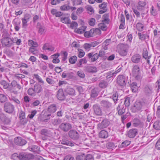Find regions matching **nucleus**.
<instances>
[{
	"mask_svg": "<svg viewBox=\"0 0 160 160\" xmlns=\"http://www.w3.org/2000/svg\"><path fill=\"white\" fill-rule=\"evenodd\" d=\"M147 106L146 100L142 99L136 101L134 105L131 108V109L132 112L135 113L145 108Z\"/></svg>",
	"mask_w": 160,
	"mask_h": 160,
	"instance_id": "nucleus-1",
	"label": "nucleus"
},
{
	"mask_svg": "<svg viewBox=\"0 0 160 160\" xmlns=\"http://www.w3.org/2000/svg\"><path fill=\"white\" fill-rule=\"evenodd\" d=\"M132 74L136 80L140 81L141 79L142 76L139 66L135 65L132 66Z\"/></svg>",
	"mask_w": 160,
	"mask_h": 160,
	"instance_id": "nucleus-2",
	"label": "nucleus"
},
{
	"mask_svg": "<svg viewBox=\"0 0 160 160\" xmlns=\"http://www.w3.org/2000/svg\"><path fill=\"white\" fill-rule=\"evenodd\" d=\"M128 77L123 75H118L117 78V84L121 86H125L127 82Z\"/></svg>",
	"mask_w": 160,
	"mask_h": 160,
	"instance_id": "nucleus-3",
	"label": "nucleus"
},
{
	"mask_svg": "<svg viewBox=\"0 0 160 160\" xmlns=\"http://www.w3.org/2000/svg\"><path fill=\"white\" fill-rule=\"evenodd\" d=\"M14 106L9 102L5 103L3 109L4 111L9 114L13 113L14 110Z\"/></svg>",
	"mask_w": 160,
	"mask_h": 160,
	"instance_id": "nucleus-4",
	"label": "nucleus"
},
{
	"mask_svg": "<svg viewBox=\"0 0 160 160\" xmlns=\"http://www.w3.org/2000/svg\"><path fill=\"white\" fill-rule=\"evenodd\" d=\"M34 157V155L32 154L23 152L20 153L18 155L19 158L22 160L32 159H33Z\"/></svg>",
	"mask_w": 160,
	"mask_h": 160,
	"instance_id": "nucleus-5",
	"label": "nucleus"
},
{
	"mask_svg": "<svg viewBox=\"0 0 160 160\" xmlns=\"http://www.w3.org/2000/svg\"><path fill=\"white\" fill-rule=\"evenodd\" d=\"M101 107L105 110L110 109L112 106V103L107 100H102L100 102Z\"/></svg>",
	"mask_w": 160,
	"mask_h": 160,
	"instance_id": "nucleus-6",
	"label": "nucleus"
},
{
	"mask_svg": "<svg viewBox=\"0 0 160 160\" xmlns=\"http://www.w3.org/2000/svg\"><path fill=\"white\" fill-rule=\"evenodd\" d=\"M110 124V121L107 119H103L101 122L97 125V128L101 130L107 128Z\"/></svg>",
	"mask_w": 160,
	"mask_h": 160,
	"instance_id": "nucleus-7",
	"label": "nucleus"
},
{
	"mask_svg": "<svg viewBox=\"0 0 160 160\" xmlns=\"http://www.w3.org/2000/svg\"><path fill=\"white\" fill-rule=\"evenodd\" d=\"M131 60L132 62L136 64L139 63L141 62L142 60L141 55L136 53L133 54Z\"/></svg>",
	"mask_w": 160,
	"mask_h": 160,
	"instance_id": "nucleus-8",
	"label": "nucleus"
},
{
	"mask_svg": "<svg viewBox=\"0 0 160 160\" xmlns=\"http://www.w3.org/2000/svg\"><path fill=\"white\" fill-rule=\"evenodd\" d=\"M69 137L73 140H78L79 137V133L75 130H71L68 132Z\"/></svg>",
	"mask_w": 160,
	"mask_h": 160,
	"instance_id": "nucleus-9",
	"label": "nucleus"
},
{
	"mask_svg": "<svg viewBox=\"0 0 160 160\" xmlns=\"http://www.w3.org/2000/svg\"><path fill=\"white\" fill-rule=\"evenodd\" d=\"M59 128L62 131L66 132L70 129L72 127L70 124L65 122L62 123L60 125Z\"/></svg>",
	"mask_w": 160,
	"mask_h": 160,
	"instance_id": "nucleus-10",
	"label": "nucleus"
},
{
	"mask_svg": "<svg viewBox=\"0 0 160 160\" xmlns=\"http://www.w3.org/2000/svg\"><path fill=\"white\" fill-rule=\"evenodd\" d=\"M0 120L4 124H9L11 122L10 118L7 117L4 113H2L0 114Z\"/></svg>",
	"mask_w": 160,
	"mask_h": 160,
	"instance_id": "nucleus-11",
	"label": "nucleus"
},
{
	"mask_svg": "<svg viewBox=\"0 0 160 160\" xmlns=\"http://www.w3.org/2000/svg\"><path fill=\"white\" fill-rule=\"evenodd\" d=\"M1 42L2 44L8 47H10L12 45V41L8 37H4L1 39Z\"/></svg>",
	"mask_w": 160,
	"mask_h": 160,
	"instance_id": "nucleus-12",
	"label": "nucleus"
},
{
	"mask_svg": "<svg viewBox=\"0 0 160 160\" xmlns=\"http://www.w3.org/2000/svg\"><path fill=\"white\" fill-rule=\"evenodd\" d=\"M14 142L18 145L23 146L27 142L24 139L21 137H17L15 138Z\"/></svg>",
	"mask_w": 160,
	"mask_h": 160,
	"instance_id": "nucleus-13",
	"label": "nucleus"
},
{
	"mask_svg": "<svg viewBox=\"0 0 160 160\" xmlns=\"http://www.w3.org/2000/svg\"><path fill=\"white\" fill-rule=\"evenodd\" d=\"M94 113L97 116H101L102 115V112L100 107L97 104H95L92 107Z\"/></svg>",
	"mask_w": 160,
	"mask_h": 160,
	"instance_id": "nucleus-14",
	"label": "nucleus"
},
{
	"mask_svg": "<svg viewBox=\"0 0 160 160\" xmlns=\"http://www.w3.org/2000/svg\"><path fill=\"white\" fill-rule=\"evenodd\" d=\"M138 130L137 129H131L128 132L127 136L130 138H133L138 134Z\"/></svg>",
	"mask_w": 160,
	"mask_h": 160,
	"instance_id": "nucleus-15",
	"label": "nucleus"
},
{
	"mask_svg": "<svg viewBox=\"0 0 160 160\" xmlns=\"http://www.w3.org/2000/svg\"><path fill=\"white\" fill-rule=\"evenodd\" d=\"M12 23L15 31H18L21 27V22L19 19L15 18L13 20Z\"/></svg>",
	"mask_w": 160,
	"mask_h": 160,
	"instance_id": "nucleus-16",
	"label": "nucleus"
},
{
	"mask_svg": "<svg viewBox=\"0 0 160 160\" xmlns=\"http://www.w3.org/2000/svg\"><path fill=\"white\" fill-rule=\"evenodd\" d=\"M126 106L121 103H120L117 108L118 113L119 115H122L125 112Z\"/></svg>",
	"mask_w": 160,
	"mask_h": 160,
	"instance_id": "nucleus-17",
	"label": "nucleus"
},
{
	"mask_svg": "<svg viewBox=\"0 0 160 160\" xmlns=\"http://www.w3.org/2000/svg\"><path fill=\"white\" fill-rule=\"evenodd\" d=\"M57 97L58 99L60 101L65 100L66 98L65 95L62 89H60L57 92Z\"/></svg>",
	"mask_w": 160,
	"mask_h": 160,
	"instance_id": "nucleus-18",
	"label": "nucleus"
},
{
	"mask_svg": "<svg viewBox=\"0 0 160 160\" xmlns=\"http://www.w3.org/2000/svg\"><path fill=\"white\" fill-rule=\"evenodd\" d=\"M87 56L88 58L91 62L96 61L98 58V53L94 54V53L92 52L88 53Z\"/></svg>",
	"mask_w": 160,
	"mask_h": 160,
	"instance_id": "nucleus-19",
	"label": "nucleus"
},
{
	"mask_svg": "<svg viewBox=\"0 0 160 160\" xmlns=\"http://www.w3.org/2000/svg\"><path fill=\"white\" fill-rule=\"evenodd\" d=\"M147 4L146 1L145 0H139L137 8L138 9L142 10L145 8Z\"/></svg>",
	"mask_w": 160,
	"mask_h": 160,
	"instance_id": "nucleus-20",
	"label": "nucleus"
},
{
	"mask_svg": "<svg viewBox=\"0 0 160 160\" xmlns=\"http://www.w3.org/2000/svg\"><path fill=\"white\" fill-rule=\"evenodd\" d=\"M84 70L86 72L93 73L97 72V69L96 67L88 66L85 67Z\"/></svg>",
	"mask_w": 160,
	"mask_h": 160,
	"instance_id": "nucleus-21",
	"label": "nucleus"
},
{
	"mask_svg": "<svg viewBox=\"0 0 160 160\" xmlns=\"http://www.w3.org/2000/svg\"><path fill=\"white\" fill-rule=\"evenodd\" d=\"M119 54L122 56H124L127 55L128 50L126 47L123 45H122L120 46V50L119 51Z\"/></svg>",
	"mask_w": 160,
	"mask_h": 160,
	"instance_id": "nucleus-22",
	"label": "nucleus"
},
{
	"mask_svg": "<svg viewBox=\"0 0 160 160\" xmlns=\"http://www.w3.org/2000/svg\"><path fill=\"white\" fill-rule=\"evenodd\" d=\"M132 124L133 126L135 127H142L143 125V123L137 118H135L133 120Z\"/></svg>",
	"mask_w": 160,
	"mask_h": 160,
	"instance_id": "nucleus-23",
	"label": "nucleus"
},
{
	"mask_svg": "<svg viewBox=\"0 0 160 160\" xmlns=\"http://www.w3.org/2000/svg\"><path fill=\"white\" fill-rule=\"evenodd\" d=\"M40 134L42 135L44 137L43 138V140L46 139L45 137H50L51 135L50 130L45 128L41 130Z\"/></svg>",
	"mask_w": 160,
	"mask_h": 160,
	"instance_id": "nucleus-24",
	"label": "nucleus"
},
{
	"mask_svg": "<svg viewBox=\"0 0 160 160\" xmlns=\"http://www.w3.org/2000/svg\"><path fill=\"white\" fill-rule=\"evenodd\" d=\"M43 50H48L49 51L52 52L54 51L55 48L49 43H46L44 44L42 47Z\"/></svg>",
	"mask_w": 160,
	"mask_h": 160,
	"instance_id": "nucleus-25",
	"label": "nucleus"
},
{
	"mask_svg": "<svg viewBox=\"0 0 160 160\" xmlns=\"http://www.w3.org/2000/svg\"><path fill=\"white\" fill-rule=\"evenodd\" d=\"M29 18L28 15H25L24 18L22 19V28H26L27 27L28 25L27 22L29 21Z\"/></svg>",
	"mask_w": 160,
	"mask_h": 160,
	"instance_id": "nucleus-26",
	"label": "nucleus"
},
{
	"mask_svg": "<svg viewBox=\"0 0 160 160\" xmlns=\"http://www.w3.org/2000/svg\"><path fill=\"white\" fill-rule=\"evenodd\" d=\"M65 14H64L62 17L60 18V21L63 23L66 24H69L71 23V21L69 18L68 16H66Z\"/></svg>",
	"mask_w": 160,
	"mask_h": 160,
	"instance_id": "nucleus-27",
	"label": "nucleus"
},
{
	"mask_svg": "<svg viewBox=\"0 0 160 160\" xmlns=\"http://www.w3.org/2000/svg\"><path fill=\"white\" fill-rule=\"evenodd\" d=\"M65 92L71 96L75 95V91L74 89L70 87H67L64 90Z\"/></svg>",
	"mask_w": 160,
	"mask_h": 160,
	"instance_id": "nucleus-28",
	"label": "nucleus"
},
{
	"mask_svg": "<svg viewBox=\"0 0 160 160\" xmlns=\"http://www.w3.org/2000/svg\"><path fill=\"white\" fill-rule=\"evenodd\" d=\"M73 77V73L72 72H64L62 75V77L63 78H68L69 79H72Z\"/></svg>",
	"mask_w": 160,
	"mask_h": 160,
	"instance_id": "nucleus-29",
	"label": "nucleus"
},
{
	"mask_svg": "<svg viewBox=\"0 0 160 160\" xmlns=\"http://www.w3.org/2000/svg\"><path fill=\"white\" fill-rule=\"evenodd\" d=\"M61 144L72 147L74 146L75 143L73 142L69 141L65 138H64L62 139L61 141Z\"/></svg>",
	"mask_w": 160,
	"mask_h": 160,
	"instance_id": "nucleus-30",
	"label": "nucleus"
},
{
	"mask_svg": "<svg viewBox=\"0 0 160 160\" xmlns=\"http://www.w3.org/2000/svg\"><path fill=\"white\" fill-rule=\"evenodd\" d=\"M33 88L36 93H40L42 91L43 89L41 86L38 83H36Z\"/></svg>",
	"mask_w": 160,
	"mask_h": 160,
	"instance_id": "nucleus-31",
	"label": "nucleus"
},
{
	"mask_svg": "<svg viewBox=\"0 0 160 160\" xmlns=\"http://www.w3.org/2000/svg\"><path fill=\"white\" fill-rule=\"evenodd\" d=\"M88 32L89 33L90 36L91 37L95 36L96 34L100 33L101 32V31L98 28L95 29H92Z\"/></svg>",
	"mask_w": 160,
	"mask_h": 160,
	"instance_id": "nucleus-32",
	"label": "nucleus"
},
{
	"mask_svg": "<svg viewBox=\"0 0 160 160\" xmlns=\"http://www.w3.org/2000/svg\"><path fill=\"white\" fill-rule=\"evenodd\" d=\"M139 39L142 40H145V39L149 38V35L146 33H144L143 32H139L138 34Z\"/></svg>",
	"mask_w": 160,
	"mask_h": 160,
	"instance_id": "nucleus-33",
	"label": "nucleus"
},
{
	"mask_svg": "<svg viewBox=\"0 0 160 160\" xmlns=\"http://www.w3.org/2000/svg\"><path fill=\"white\" fill-rule=\"evenodd\" d=\"M22 3L23 8L29 7L32 4V0H22Z\"/></svg>",
	"mask_w": 160,
	"mask_h": 160,
	"instance_id": "nucleus-34",
	"label": "nucleus"
},
{
	"mask_svg": "<svg viewBox=\"0 0 160 160\" xmlns=\"http://www.w3.org/2000/svg\"><path fill=\"white\" fill-rule=\"evenodd\" d=\"M109 18V14L106 13L104 14L102 17L103 19L102 20V22L105 23L107 24H108L110 22V19Z\"/></svg>",
	"mask_w": 160,
	"mask_h": 160,
	"instance_id": "nucleus-35",
	"label": "nucleus"
},
{
	"mask_svg": "<svg viewBox=\"0 0 160 160\" xmlns=\"http://www.w3.org/2000/svg\"><path fill=\"white\" fill-rule=\"evenodd\" d=\"M56 110V104H51L48 108V111L52 113L55 112Z\"/></svg>",
	"mask_w": 160,
	"mask_h": 160,
	"instance_id": "nucleus-36",
	"label": "nucleus"
},
{
	"mask_svg": "<svg viewBox=\"0 0 160 160\" xmlns=\"http://www.w3.org/2000/svg\"><path fill=\"white\" fill-rule=\"evenodd\" d=\"M99 136L102 138H107L108 137V133L105 130H102L99 133Z\"/></svg>",
	"mask_w": 160,
	"mask_h": 160,
	"instance_id": "nucleus-37",
	"label": "nucleus"
},
{
	"mask_svg": "<svg viewBox=\"0 0 160 160\" xmlns=\"http://www.w3.org/2000/svg\"><path fill=\"white\" fill-rule=\"evenodd\" d=\"M85 155L82 152L77 153L76 159V160H85Z\"/></svg>",
	"mask_w": 160,
	"mask_h": 160,
	"instance_id": "nucleus-38",
	"label": "nucleus"
},
{
	"mask_svg": "<svg viewBox=\"0 0 160 160\" xmlns=\"http://www.w3.org/2000/svg\"><path fill=\"white\" fill-rule=\"evenodd\" d=\"M152 90L151 87L148 85H145L144 88V92L147 95H149L151 93Z\"/></svg>",
	"mask_w": 160,
	"mask_h": 160,
	"instance_id": "nucleus-39",
	"label": "nucleus"
},
{
	"mask_svg": "<svg viewBox=\"0 0 160 160\" xmlns=\"http://www.w3.org/2000/svg\"><path fill=\"white\" fill-rule=\"evenodd\" d=\"M108 83L106 80H101L99 83V86L101 88H105L108 85Z\"/></svg>",
	"mask_w": 160,
	"mask_h": 160,
	"instance_id": "nucleus-40",
	"label": "nucleus"
},
{
	"mask_svg": "<svg viewBox=\"0 0 160 160\" xmlns=\"http://www.w3.org/2000/svg\"><path fill=\"white\" fill-rule=\"evenodd\" d=\"M118 94L117 92H114L112 96L111 97V98L112 99L115 104H116L118 100Z\"/></svg>",
	"mask_w": 160,
	"mask_h": 160,
	"instance_id": "nucleus-41",
	"label": "nucleus"
},
{
	"mask_svg": "<svg viewBox=\"0 0 160 160\" xmlns=\"http://www.w3.org/2000/svg\"><path fill=\"white\" fill-rule=\"evenodd\" d=\"M131 88L133 92H136L138 90V86L136 82H133L131 84Z\"/></svg>",
	"mask_w": 160,
	"mask_h": 160,
	"instance_id": "nucleus-42",
	"label": "nucleus"
},
{
	"mask_svg": "<svg viewBox=\"0 0 160 160\" xmlns=\"http://www.w3.org/2000/svg\"><path fill=\"white\" fill-rule=\"evenodd\" d=\"M8 101L7 96L4 94H0V102L3 103Z\"/></svg>",
	"mask_w": 160,
	"mask_h": 160,
	"instance_id": "nucleus-43",
	"label": "nucleus"
},
{
	"mask_svg": "<svg viewBox=\"0 0 160 160\" xmlns=\"http://www.w3.org/2000/svg\"><path fill=\"white\" fill-rule=\"evenodd\" d=\"M86 28V26H82L77 30L76 32L77 33L81 34L85 32Z\"/></svg>",
	"mask_w": 160,
	"mask_h": 160,
	"instance_id": "nucleus-44",
	"label": "nucleus"
},
{
	"mask_svg": "<svg viewBox=\"0 0 160 160\" xmlns=\"http://www.w3.org/2000/svg\"><path fill=\"white\" fill-rule=\"evenodd\" d=\"M29 150L32 152L35 153H38L39 148L38 146L36 145H33L31 147H29Z\"/></svg>",
	"mask_w": 160,
	"mask_h": 160,
	"instance_id": "nucleus-45",
	"label": "nucleus"
},
{
	"mask_svg": "<svg viewBox=\"0 0 160 160\" xmlns=\"http://www.w3.org/2000/svg\"><path fill=\"white\" fill-rule=\"evenodd\" d=\"M0 84L2 86L3 88L4 89H7L9 88V83L4 80H1L0 82Z\"/></svg>",
	"mask_w": 160,
	"mask_h": 160,
	"instance_id": "nucleus-46",
	"label": "nucleus"
},
{
	"mask_svg": "<svg viewBox=\"0 0 160 160\" xmlns=\"http://www.w3.org/2000/svg\"><path fill=\"white\" fill-rule=\"evenodd\" d=\"M36 92L34 89V88H31L28 89V94L32 97L35 96L36 95Z\"/></svg>",
	"mask_w": 160,
	"mask_h": 160,
	"instance_id": "nucleus-47",
	"label": "nucleus"
},
{
	"mask_svg": "<svg viewBox=\"0 0 160 160\" xmlns=\"http://www.w3.org/2000/svg\"><path fill=\"white\" fill-rule=\"evenodd\" d=\"M153 128L156 130H160V121H157L154 122L153 125Z\"/></svg>",
	"mask_w": 160,
	"mask_h": 160,
	"instance_id": "nucleus-48",
	"label": "nucleus"
},
{
	"mask_svg": "<svg viewBox=\"0 0 160 160\" xmlns=\"http://www.w3.org/2000/svg\"><path fill=\"white\" fill-rule=\"evenodd\" d=\"M108 5V3L106 2H104L100 4L98 7L99 8L101 9H103V10H107V6Z\"/></svg>",
	"mask_w": 160,
	"mask_h": 160,
	"instance_id": "nucleus-49",
	"label": "nucleus"
},
{
	"mask_svg": "<svg viewBox=\"0 0 160 160\" xmlns=\"http://www.w3.org/2000/svg\"><path fill=\"white\" fill-rule=\"evenodd\" d=\"M130 141L128 140H125L122 142L121 145H119V147L122 148L124 147H126L130 144Z\"/></svg>",
	"mask_w": 160,
	"mask_h": 160,
	"instance_id": "nucleus-50",
	"label": "nucleus"
},
{
	"mask_svg": "<svg viewBox=\"0 0 160 160\" xmlns=\"http://www.w3.org/2000/svg\"><path fill=\"white\" fill-rule=\"evenodd\" d=\"M46 30L45 27L43 26L40 25L39 28L38 32L40 34H44L45 33Z\"/></svg>",
	"mask_w": 160,
	"mask_h": 160,
	"instance_id": "nucleus-51",
	"label": "nucleus"
},
{
	"mask_svg": "<svg viewBox=\"0 0 160 160\" xmlns=\"http://www.w3.org/2000/svg\"><path fill=\"white\" fill-rule=\"evenodd\" d=\"M28 45L30 47H37L38 46L37 42L31 40H28Z\"/></svg>",
	"mask_w": 160,
	"mask_h": 160,
	"instance_id": "nucleus-52",
	"label": "nucleus"
},
{
	"mask_svg": "<svg viewBox=\"0 0 160 160\" xmlns=\"http://www.w3.org/2000/svg\"><path fill=\"white\" fill-rule=\"evenodd\" d=\"M77 59V58L76 56H72L69 58V62L72 64H74L76 62Z\"/></svg>",
	"mask_w": 160,
	"mask_h": 160,
	"instance_id": "nucleus-53",
	"label": "nucleus"
},
{
	"mask_svg": "<svg viewBox=\"0 0 160 160\" xmlns=\"http://www.w3.org/2000/svg\"><path fill=\"white\" fill-rule=\"evenodd\" d=\"M144 25L140 22H138L136 24V28L138 31H142L143 29Z\"/></svg>",
	"mask_w": 160,
	"mask_h": 160,
	"instance_id": "nucleus-54",
	"label": "nucleus"
},
{
	"mask_svg": "<svg viewBox=\"0 0 160 160\" xmlns=\"http://www.w3.org/2000/svg\"><path fill=\"white\" fill-rule=\"evenodd\" d=\"M86 63L87 62V60L86 58L84 57L83 58L81 59L80 60L79 62L78 63V65L79 67H80L82 64V63Z\"/></svg>",
	"mask_w": 160,
	"mask_h": 160,
	"instance_id": "nucleus-55",
	"label": "nucleus"
},
{
	"mask_svg": "<svg viewBox=\"0 0 160 160\" xmlns=\"http://www.w3.org/2000/svg\"><path fill=\"white\" fill-rule=\"evenodd\" d=\"M61 122L62 121L60 119H56L52 120V123L54 125H55L60 124Z\"/></svg>",
	"mask_w": 160,
	"mask_h": 160,
	"instance_id": "nucleus-56",
	"label": "nucleus"
},
{
	"mask_svg": "<svg viewBox=\"0 0 160 160\" xmlns=\"http://www.w3.org/2000/svg\"><path fill=\"white\" fill-rule=\"evenodd\" d=\"M98 26L103 31H106L107 29L106 25L103 22L99 23L98 24Z\"/></svg>",
	"mask_w": 160,
	"mask_h": 160,
	"instance_id": "nucleus-57",
	"label": "nucleus"
},
{
	"mask_svg": "<svg viewBox=\"0 0 160 160\" xmlns=\"http://www.w3.org/2000/svg\"><path fill=\"white\" fill-rule=\"evenodd\" d=\"M10 101H12L13 102L17 104H19L20 103V101L16 98L14 96H11L9 98Z\"/></svg>",
	"mask_w": 160,
	"mask_h": 160,
	"instance_id": "nucleus-58",
	"label": "nucleus"
},
{
	"mask_svg": "<svg viewBox=\"0 0 160 160\" xmlns=\"http://www.w3.org/2000/svg\"><path fill=\"white\" fill-rule=\"evenodd\" d=\"M96 20L95 18H90L88 21L89 24L91 26H93L95 24Z\"/></svg>",
	"mask_w": 160,
	"mask_h": 160,
	"instance_id": "nucleus-59",
	"label": "nucleus"
},
{
	"mask_svg": "<svg viewBox=\"0 0 160 160\" xmlns=\"http://www.w3.org/2000/svg\"><path fill=\"white\" fill-rule=\"evenodd\" d=\"M79 51L78 53V57L79 58H81L83 57L85 54L84 52L82 49H78Z\"/></svg>",
	"mask_w": 160,
	"mask_h": 160,
	"instance_id": "nucleus-60",
	"label": "nucleus"
},
{
	"mask_svg": "<svg viewBox=\"0 0 160 160\" xmlns=\"http://www.w3.org/2000/svg\"><path fill=\"white\" fill-rule=\"evenodd\" d=\"M106 147L108 149H112L114 147V144L112 142H110L107 143Z\"/></svg>",
	"mask_w": 160,
	"mask_h": 160,
	"instance_id": "nucleus-61",
	"label": "nucleus"
},
{
	"mask_svg": "<svg viewBox=\"0 0 160 160\" xmlns=\"http://www.w3.org/2000/svg\"><path fill=\"white\" fill-rule=\"evenodd\" d=\"M71 7L69 5H64L61 7L60 9L62 10H68L70 9Z\"/></svg>",
	"mask_w": 160,
	"mask_h": 160,
	"instance_id": "nucleus-62",
	"label": "nucleus"
},
{
	"mask_svg": "<svg viewBox=\"0 0 160 160\" xmlns=\"http://www.w3.org/2000/svg\"><path fill=\"white\" fill-rule=\"evenodd\" d=\"M64 110L63 109L60 108V110L57 112V115L59 117H61L62 116L64 113Z\"/></svg>",
	"mask_w": 160,
	"mask_h": 160,
	"instance_id": "nucleus-63",
	"label": "nucleus"
},
{
	"mask_svg": "<svg viewBox=\"0 0 160 160\" xmlns=\"http://www.w3.org/2000/svg\"><path fill=\"white\" fill-rule=\"evenodd\" d=\"M98 95V93L95 89L92 90L91 93V96L92 97L95 98L97 97Z\"/></svg>",
	"mask_w": 160,
	"mask_h": 160,
	"instance_id": "nucleus-64",
	"label": "nucleus"
}]
</instances>
